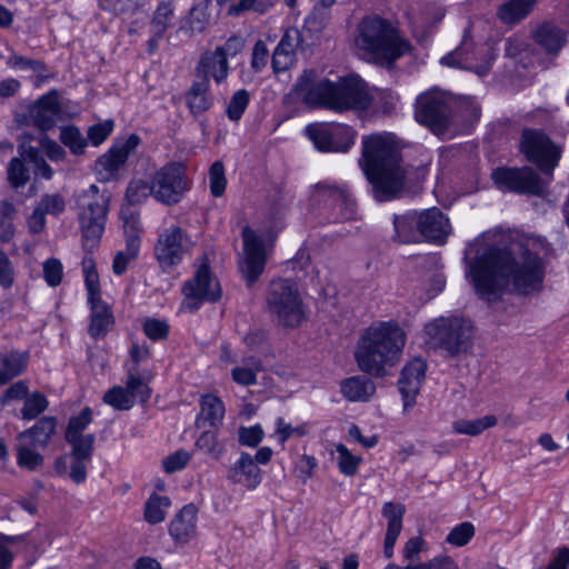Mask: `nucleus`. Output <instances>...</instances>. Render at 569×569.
<instances>
[{
  "mask_svg": "<svg viewBox=\"0 0 569 569\" xmlns=\"http://www.w3.org/2000/svg\"><path fill=\"white\" fill-rule=\"evenodd\" d=\"M542 259L527 248L515 256L506 247L488 246L468 263L477 295L485 300L498 299L508 286L518 295L527 296L542 289L545 279Z\"/></svg>",
  "mask_w": 569,
  "mask_h": 569,
  "instance_id": "f257e3e1",
  "label": "nucleus"
},
{
  "mask_svg": "<svg viewBox=\"0 0 569 569\" xmlns=\"http://www.w3.org/2000/svg\"><path fill=\"white\" fill-rule=\"evenodd\" d=\"M360 166L379 201L399 197L406 182H418L426 176L422 167L413 170L402 166L399 146L390 133H376L362 139Z\"/></svg>",
  "mask_w": 569,
  "mask_h": 569,
  "instance_id": "f03ea898",
  "label": "nucleus"
},
{
  "mask_svg": "<svg viewBox=\"0 0 569 569\" xmlns=\"http://www.w3.org/2000/svg\"><path fill=\"white\" fill-rule=\"evenodd\" d=\"M296 94L310 107L327 108L337 112L367 110L372 102L367 83L359 76H348L331 81L316 70H306L295 84Z\"/></svg>",
  "mask_w": 569,
  "mask_h": 569,
  "instance_id": "7ed1b4c3",
  "label": "nucleus"
},
{
  "mask_svg": "<svg viewBox=\"0 0 569 569\" xmlns=\"http://www.w3.org/2000/svg\"><path fill=\"white\" fill-rule=\"evenodd\" d=\"M405 346L406 335L397 322H377L360 337L355 358L361 371L380 378L397 365Z\"/></svg>",
  "mask_w": 569,
  "mask_h": 569,
  "instance_id": "20e7f679",
  "label": "nucleus"
},
{
  "mask_svg": "<svg viewBox=\"0 0 569 569\" xmlns=\"http://www.w3.org/2000/svg\"><path fill=\"white\" fill-rule=\"evenodd\" d=\"M356 46L369 59L388 68L410 51V43L397 28L377 16L367 17L358 24Z\"/></svg>",
  "mask_w": 569,
  "mask_h": 569,
  "instance_id": "39448f33",
  "label": "nucleus"
},
{
  "mask_svg": "<svg viewBox=\"0 0 569 569\" xmlns=\"http://www.w3.org/2000/svg\"><path fill=\"white\" fill-rule=\"evenodd\" d=\"M264 301L271 319L280 327L296 328L305 319L298 286L290 279L270 281Z\"/></svg>",
  "mask_w": 569,
  "mask_h": 569,
  "instance_id": "423d86ee",
  "label": "nucleus"
},
{
  "mask_svg": "<svg viewBox=\"0 0 569 569\" xmlns=\"http://www.w3.org/2000/svg\"><path fill=\"white\" fill-rule=\"evenodd\" d=\"M109 197L97 184L83 190L77 199L78 219L82 231L83 248L92 251L104 231Z\"/></svg>",
  "mask_w": 569,
  "mask_h": 569,
  "instance_id": "0eeeda50",
  "label": "nucleus"
},
{
  "mask_svg": "<svg viewBox=\"0 0 569 569\" xmlns=\"http://www.w3.org/2000/svg\"><path fill=\"white\" fill-rule=\"evenodd\" d=\"M426 335L432 346L443 349L450 357L467 352L472 346V326L459 317L436 319L426 326Z\"/></svg>",
  "mask_w": 569,
  "mask_h": 569,
  "instance_id": "6e6552de",
  "label": "nucleus"
},
{
  "mask_svg": "<svg viewBox=\"0 0 569 569\" xmlns=\"http://www.w3.org/2000/svg\"><path fill=\"white\" fill-rule=\"evenodd\" d=\"M520 150L528 161L552 178L555 168L559 164L562 149L556 144L542 130L526 128L521 132Z\"/></svg>",
  "mask_w": 569,
  "mask_h": 569,
  "instance_id": "1a4fd4ad",
  "label": "nucleus"
},
{
  "mask_svg": "<svg viewBox=\"0 0 569 569\" xmlns=\"http://www.w3.org/2000/svg\"><path fill=\"white\" fill-rule=\"evenodd\" d=\"M193 247L188 232L178 224L163 228L154 246V256L163 271H170L181 263L184 256Z\"/></svg>",
  "mask_w": 569,
  "mask_h": 569,
  "instance_id": "9d476101",
  "label": "nucleus"
},
{
  "mask_svg": "<svg viewBox=\"0 0 569 569\" xmlns=\"http://www.w3.org/2000/svg\"><path fill=\"white\" fill-rule=\"evenodd\" d=\"M152 183L154 199L167 206L180 202L190 188L186 167L180 162H169L157 170Z\"/></svg>",
  "mask_w": 569,
  "mask_h": 569,
  "instance_id": "9b49d317",
  "label": "nucleus"
},
{
  "mask_svg": "<svg viewBox=\"0 0 569 569\" xmlns=\"http://www.w3.org/2000/svg\"><path fill=\"white\" fill-rule=\"evenodd\" d=\"M495 54L488 46L475 47L468 34L465 33L461 44L441 58L443 66L472 71L485 77L491 69Z\"/></svg>",
  "mask_w": 569,
  "mask_h": 569,
  "instance_id": "f8f14e48",
  "label": "nucleus"
},
{
  "mask_svg": "<svg viewBox=\"0 0 569 569\" xmlns=\"http://www.w3.org/2000/svg\"><path fill=\"white\" fill-rule=\"evenodd\" d=\"M491 178L498 189L516 193L540 196L547 187L537 171L528 166L521 168L500 167L492 171Z\"/></svg>",
  "mask_w": 569,
  "mask_h": 569,
  "instance_id": "ddd939ff",
  "label": "nucleus"
},
{
  "mask_svg": "<svg viewBox=\"0 0 569 569\" xmlns=\"http://www.w3.org/2000/svg\"><path fill=\"white\" fill-rule=\"evenodd\" d=\"M242 254L239 258V270L248 287L253 286L262 274L267 263V249L263 238L249 226L242 228Z\"/></svg>",
  "mask_w": 569,
  "mask_h": 569,
  "instance_id": "4468645a",
  "label": "nucleus"
},
{
  "mask_svg": "<svg viewBox=\"0 0 569 569\" xmlns=\"http://www.w3.org/2000/svg\"><path fill=\"white\" fill-rule=\"evenodd\" d=\"M305 131L322 152H346L356 138V131L345 123H311Z\"/></svg>",
  "mask_w": 569,
  "mask_h": 569,
  "instance_id": "2eb2a0df",
  "label": "nucleus"
},
{
  "mask_svg": "<svg viewBox=\"0 0 569 569\" xmlns=\"http://www.w3.org/2000/svg\"><path fill=\"white\" fill-rule=\"evenodd\" d=\"M452 116L450 99L442 92L430 91L418 97L415 117L433 132H443Z\"/></svg>",
  "mask_w": 569,
  "mask_h": 569,
  "instance_id": "dca6fc26",
  "label": "nucleus"
},
{
  "mask_svg": "<svg viewBox=\"0 0 569 569\" xmlns=\"http://www.w3.org/2000/svg\"><path fill=\"white\" fill-rule=\"evenodd\" d=\"M184 300L182 307L189 311H196L204 302H214L221 297V288L213 278L208 263H201L194 276L184 282L182 287Z\"/></svg>",
  "mask_w": 569,
  "mask_h": 569,
  "instance_id": "f3484780",
  "label": "nucleus"
},
{
  "mask_svg": "<svg viewBox=\"0 0 569 569\" xmlns=\"http://www.w3.org/2000/svg\"><path fill=\"white\" fill-rule=\"evenodd\" d=\"M316 192L320 199L332 203L333 211L331 220L333 222H345L356 219L357 204L346 187L325 181L316 184Z\"/></svg>",
  "mask_w": 569,
  "mask_h": 569,
  "instance_id": "a211bd4d",
  "label": "nucleus"
},
{
  "mask_svg": "<svg viewBox=\"0 0 569 569\" xmlns=\"http://www.w3.org/2000/svg\"><path fill=\"white\" fill-rule=\"evenodd\" d=\"M426 370L427 362L420 357L413 358L402 368L398 379V389L402 396L405 410L415 406L426 377Z\"/></svg>",
  "mask_w": 569,
  "mask_h": 569,
  "instance_id": "6ab92c4d",
  "label": "nucleus"
},
{
  "mask_svg": "<svg viewBox=\"0 0 569 569\" xmlns=\"http://www.w3.org/2000/svg\"><path fill=\"white\" fill-rule=\"evenodd\" d=\"M140 143L139 136L132 133L124 140L118 141L107 153L97 161V170L104 179L109 180L118 173L119 169L126 163L131 152Z\"/></svg>",
  "mask_w": 569,
  "mask_h": 569,
  "instance_id": "aec40b11",
  "label": "nucleus"
},
{
  "mask_svg": "<svg viewBox=\"0 0 569 569\" xmlns=\"http://www.w3.org/2000/svg\"><path fill=\"white\" fill-rule=\"evenodd\" d=\"M227 478L248 490H254L261 483V471L248 452H241L239 459L228 469Z\"/></svg>",
  "mask_w": 569,
  "mask_h": 569,
  "instance_id": "412c9836",
  "label": "nucleus"
},
{
  "mask_svg": "<svg viewBox=\"0 0 569 569\" xmlns=\"http://www.w3.org/2000/svg\"><path fill=\"white\" fill-rule=\"evenodd\" d=\"M418 217L422 238L443 243L450 233L448 218L438 208H430L418 212Z\"/></svg>",
  "mask_w": 569,
  "mask_h": 569,
  "instance_id": "4be33fe9",
  "label": "nucleus"
},
{
  "mask_svg": "<svg viewBox=\"0 0 569 569\" xmlns=\"http://www.w3.org/2000/svg\"><path fill=\"white\" fill-rule=\"evenodd\" d=\"M302 44V36L299 29L286 30L272 56V69L276 73L286 71L293 62L296 50Z\"/></svg>",
  "mask_w": 569,
  "mask_h": 569,
  "instance_id": "5701e85b",
  "label": "nucleus"
},
{
  "mask_svg": "<svg viewBox=\"0 0 569 569\" xmlns=\"http://www.w3.org/2000/svg\"><path fill=\"white\" fill-rule=\"evenodd\" d=\"M60 111L57 93L50 92L39 98L30 108V120L37 128L47 131L54 127Z\"/></svg>",
  "mask_w": 569,
  "mask_h": 569,
  "instance_id": "b1692460",
  "label": "nucleus"
},
{
  "mask_svg": "<svg viewBox=\"0 0 569 569\" xmlns=\"http://www.w3.org/2000/svg\"><path fill=\"white\" fill-rule=\"evenodd\" d=\"M228 73V61L216 49L203 53L194 69V77L204 80H210L211 77L218 84L227 79Z\"/></svg>",
  "mask_w": 569,
  "mask_h": 569,
  "instance_id": "393cba45",
  "label": "nucleus"
},
{
  "mask_svg": "<svg viewBox=\"0 0 569 569\" xmlns=\"http://www.w3.org/2000/svg\"><path fill=\"white\" fill-rule=\"evenodd\" d=\"M58 419L52 416L40 418L32 427L18 435V441H27L36 447L46 448L57 432Z\"/></svg>",
  "mask_w": 569,
  "mask_h": 569,
  "instance_id": "a878e982",
  "label": "nucleus"
},
{
  "mask_svg": "<svg viewBox=\"0 0 569 569\" xmlns=\"http://www.w3.org/2000/svg\"><path fill=\"white\" fill-rule=\"evenodd\" d=\"M198 509L194 505H186L173 518L169 527L170 536L180 543H186L192 539L197 529Z\"/></svg>",
  "mask_w": 569,
  "mask_h": 569,
  "instance_id": "bb28decb",
  "label": "nucleus"
},
{
  "mask_svg": "<svg viewBox=\"0 0 569 569\" xmlns=\"http://www.w3.org/2000/svg\"><path fill=\"white\" fill-rule=\"evenodd\" d=\"M88 305L90 307L88 333L92 339H102L114 323L112 311L103 300L90 301Z\"/></svg>",
  "mask_w": 569,
  "mask_h": 569,
  "instance_id": "cd10ccee",
  "label": "nucleus"
},
{
  "mask_svg": "<svg viewBox=\"0 0 569 569\" xmlns=\"http://www.w3.org/2000/svg\"><path fill=\"white\" fill-rule=\"evenodd\" d=\"M186 103L193 116L208 111L213 104L210 80L194 77L190 89L186 92Z\"/></svg>",
  "mask_w": 569,
  "mask_h": 569,
  "instance_id": "c85d7f7f",
  "label": "nucleus"
},
{
  "mask_svg": "<svg viewBox=\"0 0 569 569\" xmlns=\"http://www.w3.org/2000/svg\"><path fill=\"white\" fill-rule=\"evenodd\" d=\"M28 363V352L18 350L0 352V387L22 375L27 370Z\"/></svg>",
  "mask_w": 569,
  "mask_h": 569,
  "instance_id": "c756f323",
  "label": "nucleus"
},
{
  "mask_svg": "<svg viewBox=\"0 0 569 569\" xmlns=\"http://www.w3.org/2000/svg\"><path fill=\"white\" fill-rule=\"evenodd\" d=\"M224 411V405L220 398L211 393L202 396L200 398V412L196 420L197 427H217L221 423Z\"/></svg>",
  "mask_w": 569,
  "mask_h": 569,
  "instance_id": "7c9ffc66",
  "label": "nucleus"
},
{
  "mask_svg": "<svg viewBox=\"0 0 569 569\" xmlns=\"http://www.w3.org/2000/svg\"><path fill=\"white\" fill-rule=\"evenodd\" d=\"M342 396L353 402L368 401L376 391V385L367 377L353 376L340 383Z\"/></svg>",
  "mask_w": 569,
  "mask_h": 569,
  "instance_id": "2f4dec72",
  "label": "nucleus"
},
{
  "mask_svg": "<svg viewBox=\"0 0 569 569\" xmlns=\"http://www.w3.org/2000/svg\"><path fill=\"white\" fill-rule=\"evenodd\" d=\"M533 37L536 42L550 54H557L567 41L566 32L551 22L539 26Z\"/></svg>",
  "mask_w": 569,
  "mask_h": 569,
  "instance_id": "473e14b6",
  "label": "nucleus"
},
{
  "mask_svg": "<svg viewBox=\"0 0 569 569\" xmlns=\"http://www.w3.org/2000/svg\"><path fill=\"white\" fill-rule=\"evenodd\" d=\"M418 212L410 211L405 214L395 216V237L403 243L418 242L422 239Z\"/></svg>",
  "mask_w": 569,
  "mask_h": 569,
  "instance_id": "72a5a7b5",
  "label": "nucleus"
},
{
  "mask_svg": "<svg viewBox=\"0 0 569 569\" xmlns=\"http://www.w3.org/2000/svg\"><path fill=\"white\" fill-rule=\"evenodd\" d=\"M536 0H509L498 10L499 19L508 24L522 20L531 11Z\"/></svg>",
  "mask_w": 569,
  "mask_h": 569,
  "instance_id": "f704fd0d",
  "label": "nucleus"
},
{
  "mask_svg": "<svg viewBox=\"0 0 569 569\" xmlns=\"http://www.w3.org/2000/svg\"><path fill=\"white\" fill-rule=\"evenodd\" d=\"M140 248V239L138 236H129L127 238L126 250L118 251L113 258L112 271L117 276H121L127 271L128 264L133 261Z\"/></svg>",
  "mask_w": 569,
  "mask_h": 569,
  "instance_id": "c9c22d12",
  "label": "nucleus"
},
{
  "mask_svg": "<svg viewBox=\"0 0 569 569\" xmlns=\"http://www.w3.org/2000/svg\"><path fill=\"white\" fill-rule=\"evenodd\" d=\"M497 418L492 415L485 416L475 420H457L453 422V430L459 435L478 436L486 429L496 426Z\"/></svg>",
  "mask_w": 569,
  "mask_h": 569,
  "instance_id": "e433bc0d",
  "label": "nucleus"
},
{
  "mask_svg": "<svg viewBox=\"0 0 569 569\" xmlns=\"http://www.w3.org/2000/svg\"><path fill=\"white\" fill-rule=\"evenodd\" d=\"M48 407L47 397L39 391H33L24 399L23 407L20 410L21 419L26 421L37 419Z\"/></svg>",
  "mask_w": 569,
  "mask_h": 569,
  "instance_id": "4c0bfd02",
  "label": "nucleus"
},
{
  "mask_svg": "<svg viewBox=\"0 0 569 569\" xmlns=\"http://www.w3.org/2000/svg\"><path fill=\"white\" fill-rule=\"evenodd\" d=\"M19 154L30 163H33L36 176L46 180H50L53 177L51 167L46 162L38 148L22 144L19 147Z\"/></svg>",
  "mask_w": 569,
  "mask_h": 569,
  "instance_id": "58836bf2",
  "label": "nucleus"
},
{
  "mask_svg": "<svg viewBox=\"0 0 569 569\" xmlns=\"http://www.w3.org/2000/svg\"><path fill=\"white\" fill-rule=\"evenodd\" d=\"M173 18V6L170 1H162L156 9L151 19L150 31L157 36H164L171 26Z\"/></svg>",
  "mask_w": 569,
  "mask_h": 569,
  "instance_id": "ea45409f",
  "label": "nucleus"
},
{
  "mask_svg": "<svg viewBox=\"0 0 569 569\" xmlns=\"http://www.w3.org/2000/svg\"><path fill=\"white\" fill-rule=\"evenodd\" d=\"M36 446L27 441H18L17 462L21 468L36 470L43 463V456L36 451Z\"/></svg>",
  "mask_w": 569,
  "mask_h": 569,
  "instance_id": "a19ab883",
  "label": "nucleus"
},
{
  "mask_svg": "<svg viewBox=\"0 0 569 569\" xmlns=\"http://www.w3.org/2000/svg\"><path fill=\"white\" fill-rule=\"evenodd\" d=\"M170 506V499L158 495H151L146 502L144 519L151 523L157 525L164 520L166 509Z\"/></svg>",
  "mask_w": 569,
  "mask_h": 569,
  "instance_id": "79ce46f5",
  "label": "nucleus"
},
{
  "mask_svg": "<svg viewBox=\"0 0 569 569\" xmlns=\"http://www.w3.org/2000/svg\"><path fill=\"white\" fill-rule=\"evenodd\" d=\"M228 2L232 3L228 9V14L230 16H239L241 12L248 10L263 13L273 4V0H217L219 6H223Z\"/></svg>",
  "mask_w": 569,
  "mask_h": 569,
  "instance_id": "37998d69",
  "label": "nucleus"
},
{
  "mask_svg": "<svg viewBox=\"0 0 569 569\" xmlns=\"http://www.w3.org/2000/svg\"><path fill=\"white\" fill-rule=\"evenodd\" d=\"M150 196L154 198L153 183L143 179L131 180L126 190V199L130 204H140Z\"/></svg>",
  "mask_w": 569,
  "mask_h": 569,
  "instance_id": "c03bdc74",
  "label": "nucleus"
},
{
  "mask_svg": "<svg viewBox=\"0 0 569 569\" xmlns=\"http://www.w3.org/2000/svg\"><path fill=\"white\" fill-rule=\"evenodd\" d=\"M60 141L70 149V151L78 156L84 152L88 140L83 137L81 131L74 126H66L60 130Z\"/></svg>",
  "mask_w": 569,
  "mask_h": 569,
  "instance_id": "a18cd8bd",
  "label": "nucleus"
},
{
  "mask_svg": "<svg viewBox=\"0 0 569 569\" xmlns=\"http://www.w3.org/2000/svg\"><path fill=\"white\" fill-rule=\"evenodd\" d=\"M64 439L71 446L70 457L91 459L96 441L93 433L64 437Z\"/></svg>",
  "mask_w": 569,
  "mask_h": 569,
  "instance_id": "49530a36",
  "label": "nucleus"
},
{
  "mask_svg": "<svg viewBox=\"0 0 569 569\" xmlns=\"http://www.w3.org/2000/svg\"><path fill=\"white\" fill-rule=\"evenodd\" d=\"M82 269L86 288L88 291V302L102 300L99 276L94 267V261L91 258H84L82 261Z\"/></svg>",
  "mask_w": 569,
  "mask_h": 569,
  "instance_id": "de8ad7c7",
  "label": "nucleus"
},
{
  "mask_svg": "<svg viewBox=\"0 0 569 569\" xmlns=\"http://www.w3.org/2000/svg\"><path fill=\"white\" fill-rule=\"evenodd\" d=\"M24 160L21 156L12 158L7 168L8 181L14 189L24 187L30 180V171Z\"/></svg>",
  "mask_w": 569,
  "mask_h": 569,
  "instance_id": "09e8293b",
  "label": "nucleus"
},
{
  "mask_svg": "<svg viewBox=\"0 0 569 569\" xmlns=\"http://www.w3.org/2000/svg\"><path fill=\"white\" fill-rule=\"evenodd\" d=\"M208 7L207 0H199L190 9L188 24L191 33H200L207 28L209 23Z\"/></svg>",
  "mask_w": 569,
  "mask_h": 569,
  "instance_id": "8fccbe9b",
  "label": "nucleus"
},
{
  "mask_svg": "<svg viewBox=\"0 0 569 569\" xmlns=\"http://www.w3.org/2000/svg\"><path fill=\"white\" fill-rule=\"evenodd\" d=\"M103 401L117 410H129L134 406L133 396L127 387L120 386L109 389L103 396Z\"/></svg>",
  "mask_w": 569,
  "mask_h": 569,
  "instance_id": "3c124183",
  "label": "nucleus"
},
{
  "mask_svg": "<svg viewBox=\"0 0 569 569\" xmlns=\"http://www.w3.org/2000/svg\"><path fill=\"white\" fill-rule=\"evenodd\" d=\"M337 463L341 473L345 476H353L358 471L361 458L352 455L350 450L342 443L337 445Z\"/></svg>",
  "mask_w": 569,
  "mask_h": 569,
  "instance_id": "603ef678",
  "label": "nucleus"
},
{
  "mask_svg": "<svg viewBox=\"0 0 569 569\" xmlns=\"http://www.w3.org/2000/svg\"><path fill=\"white\" fill-rule=\"evenodd\" d=\"M405 506L401 503L386 502L382 507V515L388 520L386 532L400 533L402 529V518L405 516Z\"/></svg>",
  "mask_w": 569,
  "mask_h": 569,
  "instance_id": "864d4df0",
  "label": "nucleus"
},
{
  "mask_svg": "<svg viewBox=\"0 0 569 569\" xmlns=\"http://www.w3.org/2000/svg\"><path fill=\"white\" fill-rule=\"evenodd\" d=\"M249 101L250 94L246 89L236 91L227 106L226 113L228 118L231 121H238L247 109Z\"/></svg>",
  "mask_w": 569,
  "mask_h": 569,
  "instance_id": "5fc2aeb1",
  "label": "nucleus"
},
{
  "mask_svg": "<svg viewBox=\"0 0 569 569\" xmlns=\"http://www.w3.org/2000/svg\"><path fill=\"white\" fill-rule=\"evenodd\" d=\"M92 409L90 407L83 408L78 416L69 419L64 437L84 436L83 431L92 422Z\"/></svg>",
  "mask_w": 569,
  "mask_h": 569,
  "instance_id": "6e6d98bb",
  "label": "nucleus"
},
{
  "mask_svg": "<svg viewBox=\"0 0 569 569\" xmlns=\"http://www.w3.org/2000/svg\"><path fill=\"white\" fill-rule=\"evenodd\" d=\"M475 536V527L471 522L465 521L456 526L447 536L446 541L456 547L466 546Z\"/></svg>",
  "mask_w": 569,
  "mask_h": 569,
  "instance_id": "4d7b16f0",
  "label": "nucleus"
},
{
  "mask_svg": "<svg viewBox=\"0 0 569 569\" xmlns=\"http://www.w3.org/2000/svg\"><path fill=\"white\" fill-rule=\"evenodd\" d=\"M210 191L213 197H221L226 190L224 167L221 161H214L209 170Z\"/></svg>",
  "mask_w": 569,
  "mask_h": 569,
  "instance_id": "13d9d810",
  "label": "nucleus"
},
{
  "mask_svg": "<svg viewBox=\"0 0 569 569\" xmlns=\"http://www.w3.org/2000/svg\"><path fill=\"white\" fill-rule=\"evenodd\" d=\"M128 391L133 396V401L138 399L144 403L150 399L151 389L148 385L137 375L130 373L126 381Z\"/></svg>",
  "mask_w": 569,
  "mask_h": 569,
  "instance_id": "bf43d9fd",
  "label": "nucleus"
},
{
  "mask_svg": "<svg viewBox=\"0 0 569 569\" xmlns=\"http://www.w3.org/2000/svg\"><path fill=\"white\" fill-rule=\"evenodd\" d=\"M169 323L162 319L148 318L143 322L144 335L153 341L166 339L169 335Z\"/></svg>",
  "mask_w": 569,
  "mask_h": 569,
  "instance_id": "052dcab7",
  "label": "nucleus"
},
{
  "mask_svg": "<svg viewBox=\"0 0 569 569\" xmlns=\"http://www.w3.org/2000/svg\"><path fill=\"white\" fill-rule=\"evenodd\" d=\"M196 447L207 455L219 458L222 453V447L218 443L214 431H203L196 441Z\"/></svg>",
  "mask_w": 569,
  "mask_h": 569,
  "instance_id": "680f3d73",
  "label": "nucleus"
},
{
  "mask_svg": "<svg viewBox=\"0 0 569 569\" xmlns=\"http://www.w3.org/2000/svg\"><path fill=\"white\" fill-rule=\"evenodd\" d=\"M64 208H66L64 200L58 193L44 194L41 198V201L37 207V209L41 210V212L44 216L46 214H54V216L60 214L61 212L64 211Z\"/></svg>",
  "mask_w": 569,
  "mask_h": 569,
  "instance_id": "e2e57ef3",
  "label": "nucleus"
},
{
  "mask_svg": "<svg viewBox=\"0 0 569 569\" xmlns=\"http://www.w3.org/2000/svg\"><path fill=\"white\" fill-rule=\"evenodd\" d=\"M328 20L329 11L315 6L310 14L305 19V27L310 32H320L327 26Z\"/></svg>",
  "mask_w": 569,
  "mask_h": 569,
  "instance_id": "0e129e2a",
  "label": "nucleus"
},
{
  "mask_svg": "<svg viewBox=\"0 0 569 569\" xmlns=\"http://www.w3.org/2000/svg\"><path fill=\"white\" fill-rule=\"evenodd\" d=\"M7 64L13 69L21 70H32L34 72H43L46 71V64L40 60H32L23 56H19L12 53L8 60Z\"/></svg>",
  "mask_w": 569,
  "mask_h": 569,
  "instance_id": "69168bd1",
  "label": "nucleus"
},
{
  "mask_svg": "<svg viewBox=\"0 0 569 569\" xmlns=\"http://www.w3.org/2000/svg\"><path fill=\"white\" fill-rule=\"evenodd\" d=\"M113 121L106 120L104 122L96 123L88 129V139L93 146H100L112 132Z\"/></svg>",
  "mask_w": 569,
  "mask_h": 569,
  "instance_id": "338daca9",
  "label": "nucleus"
},
{
  "mask_svg": "<svg viewBox=\"0 0 569 569\" xmlns=\"http://www.w3.org/2000/svg\"><path fill=\"white\" fill-rule=\"evenodd\" d=\"M43 277L51 287H57L62 280V264L56 258L48 259L43 263Z\"/></svg>",
  "mask_w": 569,
  "mask_h": 569,
  "instance_id": "774afa93",
  "label": "nucleus"
}]
</instances>
